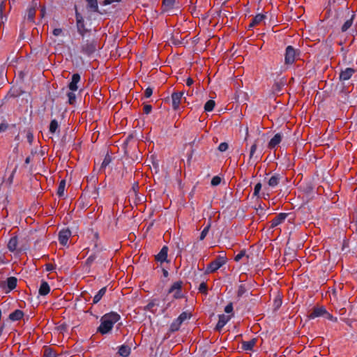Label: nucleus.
Here are the masks:
<instances>
[{
	"label": "nucleus",
	"instance_id": "f257e3e1",
	"mask_svg": "<svg viewBox=\"0 0 357 357\" xmlns=\"http://www.w3.org/2000/svg\"><path fill=\"white\" fill-rule=\"evenodd\" d=\"M120 319V314L116 312L112 311L105 314L100 319V324L97 328V332L102 335L107 334Z\"/></svg>",
	"mask_w": 357,
	"mask_h": 357
},
{
	"label": "nucleus",
	"instance_id": "f03ea898",
	"mask_svg": "<svg viewBox=\"0 0 357 357\" xmlns=\"http://www.w3.org/2000/svg\"><path fill=\"white\" fill-rule=\"evenodd\" d=\"M97 50V42L94 39L82 40L80 52L86 56H91Z\"/></svg>",
	"mask_w": 357,
	"mask_h": 357
},
{
	"label": "nucleus",
	"instance_id": "7ed1b4c3",
	"mask_svg": "<svg viewBox=\"0 0 357 357\" xmlns=\"http://www.w3.org/2000/svg\"><path fill=\"white\" fill-rule=\"evenodd\" d=\"M299 50L295 49L291 45H288L285 49L284 63L286 65H292L297 56H299Z\"/></svg>",
	"mask_w": 357,
	"mask_h": 357
},
{
	"label": "nucleus",
	"instance_id": "20e7f679",
	"mask_svg": "<svg viewBox=\"0 0 357 357\" xmlns=\"http://www.w3.org/2000/svg\"><path fill=\"white\" fill-rule=\"evenodd\" d=\"M227 262V258L225 256H218L215 260L212 261L208 264L206 267V273H214L218 270L220 267L225 265Z\"/></svg>",
	"mask_w": 357,
	"mask_h": 357
},
{
	"label": "nucleus",
	"instance_id": "39448f33",
	"mask_svg": "<svg viewBox=\"0 0 357 357\" xmlns=\"http://www.w3.org/2000/svg\"><path fill=\"white\" fill-rule=\"evenodd\" d=\"M75 8V18H76V26L77 32L80 36L84 37L88 32V29L85 27L84 20L83 16L77 11V6Z\"/></svg>",
	"mask_w": 357,
	"mask_h": 357
},
{
	"label": "nucleus",
	"instance_id": "423d86ee",
	"mask_svg": "<svg viewBox=\"0 0 357 357\" xmlns=\"http://www.w3.org/2000/svg\"><path fill=\"white\" fill-rule=\"evenodd\" d=\"M182 281L179 280L175 282L169 289L168 294H173V297L175 299H179L183 297L182 293Z\"/></svg>",
	"mask_w": 357,
	"mask_h": 357
},
{
	"label": "nucleus",
	"instance_id": "0eeeda50",
	"mask_svg": "<svg viewBox=\"0 0 357 357\" xmlns=\"http://www.w3.org/2000/svg\"><path fill=\"white\" fill-rule=\"evenodd\" d=\"M184 93L183 91H174L171 95L172 106L174 110H178L179 105L183 99L185 100V98L183 97Z\"/></svg>",
	"mask_w": 357,
	"mask_h": 357
},
{
	"label": "nucleus",
	"instance_id": "6e6552de",
	"mask_svg": "<svg viewBox=\"0 0 357 357\" xmlns=\"http://www.w3.org/2000/svg\"><path fill=\"white\" fill-rule=\"evenodd\" d=\"M71 236V231L69 229H62L59 233V241L61 245H66L69 238Z\"/></svg>",
	"mask_w": 357,
	"mask_h": 357
},
{
	"label": "nucleus",
	"instance_id": "1a4fd4ad",
	"mask_svg": "<svg viewBox=\"0 0 357 357\" xmlns=\"http://www.w3.org/2000/svg\"><path fill=\"white\" fill-rule=\"evenodd\" d=\"M289 213H278L270 222L271 228H274L279 225L282 224L284 220L287 218Z\"/></svg>",
	"mask_w": 357,
	"mask_h": 357
},
{
	"label": "nucleus",
	"instance_id": "9d476101",
	"mask_svg": "<svg viewBox=\"0 0 357 357\" xmlns=\"http://www.w3.org/2000/svg\"><path fill=\"white\" fill-rule=\"evenodd\" d=\"M355 73V70L352 68H347L344 70H342L339 75V79L342 82L349 80L354 73Z\"/></svg>",
	"mask_w": 357,
	"mask_h": 357
},
{
	"label": "nucleus",
	"instance_id": "9b49d317",
	"mask_svg": "<svg viewBox=\"0 0 357 357\" xmlns=\"http://www.w3.org/2000/svg\"><path fill=\"white\" fill-rule=\"evenodd\" d=\"M231 316H227L224 314H219L218 316V321L215 326V329L218 331H220L222 328L227 324V323L230 320Z\"/></svg>",
	"mask_w": 357,
	"mask_h": 357
},
{
	"label": "nucleus",
	"instance_id": "f8f14e48",
	"mask_svg": "<svg viewBox=\"0 0 357 357\" xmlns=\"http://www.w3.org/2000/svg\"><path fill=\"white\" fill-rule=\"evenodd\" d=\"M81 77L79 73H74L72 75L71 81L68 84V88L72 91H76L78 89L77 84L80 82Z\"/></svg>",
	"mask_w": 357,
	"mask_h": 357
},
{
	"label": "nucleus",
	"instance_id": "ddd939ff",
	"mask_svg": "<svg viewBox=\"0 0 357 357\" xmlns=\"http://www.w3.org/2000/svg\"><path fill=\"white\" fill-rule=\"evenodd\" d=\"M168 250V247L167 245H164L160 250V251L155 256V260L160 263L166 261L167 258Z\"/></svg>",
	"mask_w": 357,
	"mask_h": 357
},
{
	"label": "nucleus",
	"instance_id": "4468645a",
	"mask_svg": "<svg viewBox=\"0 0 357 357\" xmlns=\"http://www.w3.org/2000/svg\"><path fill=\"white\" fill-rule=\"evenodd\" d=\"M283 178L282 175L275 173L273 174L268 181V185L271 188H275Z\"/></svg>",
	"mask_w": 357,
	"mask_h": 357
},
{
	"label": "nucleus",
	"instance_id": "2eb2a0df",
	"mask_svg": "<svg viewBox=\"0 0 357 357\" xmlns=\"http://www.w3.org/2000/svg\"><path fill=\"white\" fill-rule=\"evenodd\" d=\"M325 313H326V310L324 307H317L313 309L312 312L309 314L308 317L311 319H313L319 317H324Z\"/></svg>",
	"mask_w": 357,
	"mask_h": 357
},
{
	"label": "nucleus",
	"instance_id": "dca6fc26",
	"mask_svg": "<svg viewBox=\"0 0 357 357\" xmlns=\"http://www.w3.org/2000/svg\"><path fill=\"white\" fill-rule=\"evenodd\" d=\"M282 134L278 132L276 133L268 142V146L269 149H274L276 146H278L282 141Z\"/></svg>",
	"mask_w": 357,
	"mask_h": 357
},
{
	"label": "nucleus",
	"instance_id": "f3484780",
	"mask_svg": "<svg viewBox=\"0 0 357 357\" xmlns=\"http://www.w3.org/2000/svg\"><path fill=\"white\" fill-rule=\"evenodd\" d=\"M266 17V16L264 14H257L252 19L251 22L248 25V29H250L259 24Z\"/></svg>",
	"mask_w": 357,
	"mask_h": 357
},
{
	"label": "nucleus",
	"instance_id": "a211bd4d",
	"mask_svg": "<svg viewBox=\"0 0 357 357\" xmlns=\"http://www.w3.org/2000/svg\"><path fill=\"white\" fill-rule=\"evenodd\" d=\"M257 341V340L256 338H252L249 341H243L241 343L242 349L244 351H252Z\"/></svg>",
	"mask_w": 357,
	"mask_h": 357
},
{
	"label": "nucleus",
	"instance_id": "6ab92c4d",
	"mask_svg": "<svg viewBox=\"0 0 357 357\" xmlns=\"http://www.w3.org/2000/svg\"><path fill=\"white\" fill-rule=\"evenodd\" d=\"M24 312L21 310H15L9 314L8 319L11 321H17L22 319L24 317Z\"/></svg>",
	"mask_w": 357,
	"mask_h": 357
},
{
	"label": "nucleus",
	"instance_id": "aec40b11",
	"mask_svg": "<svg viewBox=\"0 0 357 357\" xmlns=\"http://www.w3.org/2000/svg\"><path fill=\"white\" fill-rule=\"evenodd\" d=\"M131 353V348L126 344H122L119 347L118 354L122 357H128Z\"/></svg>",
	"mask_w": 357,
	"mask_h": 357
},
{
	"label": "nucleus",
	"instance_id": "412c9836",
	"mask_svg": "<svg viewBox=\"0 0 357 357\" xmlns=\"http://www.w3.org/2000/svg\"><path fill=\"white\" fill-rule=\"evenodd\" d=\"M87 2V9L93 13H99L102 14L98 10V1L97 0H86Z\"/></svg>",
	"mask_w": 357,
	"mask_h": 357
},
{
	"label": "nucleus",
	"instance_id": "4be33fe9",
	"mask_svg": "<svg viewBox=\"0 0 357 357\" xmlns=\"http://www.w3.org/2000/svg\"><path fill=\"white\" fill-rule=\"evenodd\" d=\"M50 287L47 282L42 280L38 293L40 296H46L50 293Z\"/></svg>",
	"mask_w": 357,
	"mask_h": 357
},
{
	"label": "nucleus",
	"instance_id": "5701e85b",
	"mask_svg": "<svg viewBox=\"0 0 357 357\" xmlns=\"http://www.w3.org/2000/svg\"><path fill=\"white\" fill-rule=\"evenodd\" d=\"M8 291L13 290L17 287V280L15 277H9L6 282Z\"/></svg>",
	"mask_w": 357,
	"mask_h": 357
},
{
	"label": "nucleus",
	"instance_id": "b1692460",
	"mask_svg": "<svg viewBox=\"0 0 357 357\" xmlns=\"http://www.w3.org/2000/svg\"><path fill=\"white\" fill-rule=\"evenodd\" d=\"M175 3V0H162V11L167 12L169 11L174 8Z\"/></svg>",
	"mask_w": 357,
	"mask_h": 357
},
{
	"label": "nucleus",
	"instance_id": "393cba45",
	"mask_svg": "<svg viewBox=\"0 0 357 357\" xmlns=\"http://www.w3.org/2000/svg\"><path fill=\"white\" fill-rule=\"evenodd\" d=\"M106 292H107V287H104L101 288L97 292V294L94 296L93 299V304L98 303L102 299V298L106 294Z\"/></svg>",
	"mask_w": 357,
	"mask_h": 357
},
{
	"label": "nucleus",
	"instance_id": "a878e982",
	"mask_svg": "<svg viewBox=\"0 0 357 357\" xmlns=\"http://www.w3.org/2000/svg\"><path fill=\"white\" fill-rule=\"evenodd\" d=\"M17 243H18L17 237V236L12 237L8 241V249L10 252H14V251L17 250Z\"/></svg>",
	"mask_w": 357,
	"mask_h": 357
},
{
	"label": "nucleus",
	"instance_id": "bb28decb",
	"mask_svg": "<svg viewBox=\"0 0 357 357\" xmlns=\"http://www.w3.org/2000/svg\"><path fill=\"white\" fill-rule=\"evenodd\" d=\"M66 185V180H64V179L61 180L59 184L57 191H56V194L59 197H62L64 196Z\"/></svg>",
	"mask_w": 357,
	"mask_h": 357
},
{
	"label": "nucleus",
	"instance_id": "cd10ccee",
	"mask_svg": "<svg viewBox=\"0 0 357 357\" xmlns=\"http://www.w3.org/2000/svg\"><path fill=\"white\" fill-rule=\"evenodd\" d=\"M354 17L355 15L352 14L351 18L346 20V22L343 24V25L341 27V31L342 32L347 31L351 26Z\"/></svg>",
	"mask_w": 357,
	"mask_h": 357
},
{
	"label": "nucleus",
	"instance_id": "c85d7f7f",
	"mask_svg": "<svg viewBox=\"0 0 357 357\" xmlns=\"http://www.w3.org/2000/svg\"><path fill=\"white\" fill-rule=\"evenodd\" d=\"M36 15V8L34 7H30L28 8L26 19L29 22H34V18Z\"/></svg>",
	"mask_w": 357,
	"mask_h": 357
},
{
	"label": "nucleus",
	"instance_id": "c756f323",
	"mask_svg": "<svg viewBox=\"0 0 357 357\" xmlns=\"http://www.w3.org/2000/svg\"><path fill=\"white\" fill-rule=\"evenodd\" d=\"M59 129V123L56 119L51 121L49 131L51 134H54Z\"/></svg>",
	"mask_w": 357,
	"mask_h": 357
},
{
	"label": "nucleus",
	"instance_id": "7c9ffc66",
	"mask_svg": "<svg viewBox=\"0 0 357 357\" xmlns=\"http://www.w3.org/2000/svg\"><path fill=\"white\" fill-rule=\"evenodd\" d=\"M211 227V220H209L208 222L207 225L204 228V229L202 231V232L200 234V236H199L200 241H203L205 238V237L206 236V235L208 234V233Z\"/></svg>",
	"mask_w": 357,
	"mask_h": 357
},
{
	"label": "nucleus",
	"instance_id": "2f4dec72",
	"mask_svg": "<svg viewBox=\"0 0 357 357\" xmlns=\"http://www.w3.org/2000/svg\"><path fill=\"white\" fill-rule=\"evenodd\" d=\"M181 324H182L180 323L179 321L176 318L171 324L170 327H169V331L171 332H176V331H178Z\"/></svg>",
	"mask_w": 357,
	"mask_h": 357
},
{
	"label": "nucleus",
	"instance_id": "473e14b6",
	"mask_svg": "<svg viewBox=\"0 0 357 357\" xmlns=\"http://www.w3.org/2000/svg\"><path fill=\"white\" fill-rule=\"evenodd\" d=\"M215 102L213 100H208L204 105V111L209 112L213 110Z\"/></svg>",
	"mask_w": 357,
	"mask_h": 357
},
{
	"label": "nucleus",
	"instance_id": "72a5a7b5",
	"mask_svg": "<svg viewBox=\"0 0 357 357\" xmlns=\"http://www.w3.org/2000/svg\"><path fill=\"white\" fill-rule=\"evenodd\" d=\"M246 293H248V289L245 286V284H240L238 287V290L236 292V296L238 298L242 297L243 295H245Z\"/></svg>",
	"mask_w": 357,
	"mask_h": 357
},
{
	"label": "nucleus",
	"instance_id": "f704fd0d",
	"mask_svg": "<svg viewBox=\"0 0 357 357\" xmlns=\"http://www.w3.org/2000/svg\"><path fill=\"white\" fill-rule=\"evenodd\" d=\"M43 357H56V354L52 348L47 347L44 350Z\"/></svg>",
	"mask_w": 357,
	"mask_h": 357
},
{
	"label": "nucleus",
	"instance_id": "c9c22d12",
	"mask_svg": "<svg viewBox=\"0 0 357 357\" xmlns=\"http://www.w3.org/2000/svg\"><path fill=\"white\" fill-rule=\"evenodd\" d=\"M191 317L190 314L183 312L180 315L177 317V319L179 321L180 323L183 324L184 321H185L188 319H190Z\"/></svg>",
	"mask_w": 357,
	"mask_h": 357
},
{
	"label": "nucleus",
	"instance_id": "e433bc0d",
	"mask_svg": "<svg viewBox=\"0 0 357 357\" xmlns=\"http://www.w3.org/2000/svg\"><path fill=\"white\" fill-rule=\"evenodd\" d=\"M97 257L98 255L96 253L91 255L86 260V265L90 267Z\"/></svg>",
	"mask_w": 357,
	"mask_h": 357
},
{
	"label": "nucleus",
	"instance_id": "4c0bfd02",
	"mask_svg": "<svg viewBox=\"0 0 357 357\" xmlns=\"http://www.w3.org/2000/svg\"><path fill=\"white\" fill-rule=\"evenodd\" d=\"M199 292L203 294L206 295L208 294V287L205 282H202L199 287H198Z\"/></svg>",
	"mask_w": 357,
	"mask_h": 357
},
{
	"label": "nucleus",
	"instance_id": "58836bf2",
	"mask_svg": "<svg viewBox=\"0 0 357 357\" xmlns=\"http://www.w3.org/2000/svg\"><path fill=\"white\" fill-rule=\"evenodd\" d=\"M67 97L68 98V103L70 105H73L75 102L76 95L74 93V91H70L67 93Z\"/></svg>",
	"mask_w": 357,
	"mask_h": 357
},
{
	"label": "nucleus",
	"instance_id": "ea45409f",
	"mask_svg": "<svg viewBox=\"0 0 357 357\" xmlns=\"http://www.w3.org/2000/svg\"><path fill=\"white\" fill-rule=\"evenodd\" d=\"M112 161V158L109 154H107L101 164V168H106Z\"/></svg>",
	"mask_w": 357,
	"mask_h": 357
},
{
	"label": "nucleus",
	"instance_id": "a19ab883",
	"mask_svg": "<svg viewBox=\"0 0 357 357\" xmlns=\"http://www.w3.org/2000/svg\"><path fill=\"white\" fill-rule=\"evenodd\" d=\"M157 300L154 299L150 301L145 307L144 310L148 311H153V307L155 305H158V304L156 303Z\"/></svg>",
	"mask_w": 357,
	"mask_h": 357
},
{
	"label": "nucleus",
	"instance_id": "79ce46f5",
	"mask_svg": "<svg viewBox=\"0 0 357 357\" xmlns=\"http://www.w3.org/2000/svg\"><path fill=\"white\" fill-rule=\"evenodd\" d=\"M261 189V183L259 182L255 186L253 197H259V192H260Z\"/></svg>",
	"mask_w": 357,
	"mask_h": 357
},
{
	"label": "nucleus",
	"instance_id": "37998d69",
	"mask_svg": "<svg viewBox=\"0 0 357 357\" xmlns=\"http://www.w3.org/2000/svg\"><path fill=\"white\" fill-rule=\"evenodd\" d=\"M138 190H139V183L138 182H135L132 186V189L130 191V193H133L135 196L138 195Z\"/></svg>",
	"mask_w": 357,
	"mask_h": 357
},
{
	"label": "nucleus",
	"instance_id": "c03bdc74",
	"mask_svg": "<svg viewBox=\"0 0 357 357\" xmlns=\"http://www.w3.org/2000/svg\"><path fill=\"white\" fill-rule=\"evenodd\" d=\"M257 142H255L252 146H251V148H250V157H249V160L250 161L253 157H254V154L256 152V150H257Z\"/></svg>",
	"mask_w": 357,
	"mask_h": 357
},
{
	"label": "nucleus",
	"instance_id": "a18cd8bd",
	"mask_svg": "<svg viewBox=\"0 0 357 357\" xmlns=\"http://www.w3.org/2000/svg\"><path fill=\"white\" fill-rule=\"evenodd\" d=\"M221 182V178L218 176H215L213 177L211 181V184L213 186H217Z\"/></svg>",
	"mask_w": 357,
	"mask_h": 357
},
{
	"label": "nucleus",
	"instance_id": "49530a36",
	"mask_svg": "<svg viewBox=\"0 0 357 357\" xmlns=\"http://www.w3.org/2000/svg\"><path fill=\"white\" fill-rule=\"evenodd\" d=\"M284 86V84L283 83H280V82H275L273 86V89L274 90V91L275 92H280L281 91L282 87Z\"/></svg>",
	"mask_w": 357,
	"mask_h": 357
},
{
	"label": "nucleus",
	"instance_id": "de8ad7c7",
	"mask_svg": "<svg viewBox=\"0 0 357 357\" xmlns=\"http://www.w3.org/2000/svg\"><path fill=\"white\" fill-rule=\"evenodd\" d=\"M245 254H246L245 250H241L239 252V253L235 256L234 260L237 262L239 261L243 257L245 256Z\"/></svg>",
	"mask_w": 357,
	"mask_h": 357
},
{
	"label": "nucleus",
	"instance_id": "09e8293b",
	"mask_svg": "<svg viewBox=\"0 0 357 357\" xmlns=\"http://www.w3.org/2000/svg\"><path fill=\"white\" fill-rule=\"evenodd\" d=\"M228 144L227 142H222L219 144L218 147V149L220 151V152H225L226 151L227 149H228Z\"/></svg>",
	"mask_w": 357,
	"mask_h": 357
},
{
	"label": "nucleus",
	"instance_id": "8fccbe9b",
	"mask_svg": "<svg viewBox=\"0 0 357 357\" xmlns=\"http://www.w3.org/2000/svg\"><path fill=\"white\" fill-rule=\"evenodd\" d=\"M233 303H229V304H227L225 307V312L227 313V314H230L231 313V316L234 315L233 314Z\"/></svg>",
	"mask_w": 357,
	"mask_h": 357
},
{
	"label": "nucleus",
	"instance_id": "3c124183",
	"mask_svg": "<svg viewBox=\"0 0 357 357\" xmlns=\"http://www.w3.org/2000/svg\"><path fill=\"white\" fill-rule=\"evenodd\" d=\"M153 94V89L151 87H147L144 91V96L148 98H150Z\"/></svg>",
	"mask_w": 357,
	"mask_h": 357
},
{
	"label": "nucleus",
	"instance_id": "603ef678",
	"mask_svg": "<svg viewBox=\"0 0 357 357\" xmlns=\"http://www.w3.org/2000/svg\"><path fill=\"white\" fill-rule=\"evenodd\" d=\"M143 110L144 114H149L152 111V106L146 104L144 106Z\"/></svg>",
	"mask_w": 357,
	"mask_h": 357
},
{
	"label": "nucleus",
	"instance_id": "864d4df0",
	"mask_svg": "<svg viewBox=\"0 0 357 357\" xmlns=\"http://www.w3.org/2000/svg\"><path fill=\"white\" fill-rule=\"evenodd\" d=\"M353 221L351 222V226H356L357 225V208L355 209L354 212L353 213L352 215Z\"/></svg>",
	"mask_w": 357,
	"mask_h": 357
},
{
	"label": "nucleus",
	"instance_id": "5fc2aeb1",
	"mask_svg": "<svg viewBox=\"0 0 357 357\" xmlns=\"http://www.w3.org/2000/svg\"><path fill=\"white\" fill-rule=\"evenodd\" d=\"M324 317L325 318H326L327 319H328V320H331V321H337V318L334 317L331 314H330L327 311H326V313L324 314Z\"/></svg>",
	"mask_w": 357,
	"mask_h": 357
},
{
	"label": "nucleus",
	"instance_id": "6e6d98bb",
	"mask_svg": "<svg viewBox=\"0 0 357 357\" xmlns=\"http://www.w3.org/2000/svg\"><path fill=\"white\" fill-rule=\"evenodd\" d=\"M63 33V30L61 28H56L53 30L52 33L55 36H59Z\"/></svg>",
	"mask_w": 357,
	"mask_h": 357
},
{
	"label": "nucleus",
	"instance_id": "4d7b16f0",
	"mask_svg": "<svg viewBox=\"0 0 357 357\" xmlns=\"http://www.w3.org/2000/svg\"><path fill=\"white\" fill-rule=\"evenodd\" d=\"M8 128V125L6 123H1L0 124V132H5Z\"/></svg>",
	"mask_w": 357,
	"mask_h": 357
},
{
	"label": "nucleus",
	"instance_id": "13d9d810",
	"mask_svg": "<svg viewBox=\"0 0 357 357\" xmlns=\"http://www.w3.org/2000/svg\"><path fill=\"white\" fill-rule=\"evenodd\" d=\"M54 269V266L52 264H46V271H52Z\"/></svg>",
	"mask_w": 357,
	"mask_h": 357
},
{
	"label": "nucleus",
	"instance_id": "bf43d9fd",
	"mask_svg": "<svg viewBox=\"0 0 357 357\" xmlns=\"http://www.w3.org/2000/svg\"><path fill=\"white\" fill-rule=\"evenodd\" d=\"M194 83L193 79L191 77H188L186 79L185 84L188 86H190Z\"/></svg>",
	"mask_w": 357,
	"mask_h": 357
},
{
	"label": "nucleus",
	"instance_id": "052dcab7",
	"mask_svg": "<svg viewBox=\"0 0 357 357\" xmlns=\"http://www.w3.org/2000/svg\"><path fill=\"white\" fill-rule=\"evenodd\" d=\"M281 303H282V301H281V300H280H280H278V301L275 300V307H276V308H278V307L281 305Z\"/></svg>",
	"mask_w": 357,
	"mask_h": 357
},
{
	"label": "nucleus",
	"instance_id": "680f3d73",
	"mask_svg": "<svg viewBox=\"0 0 357 357\" xmlns=\"http://www.w3.org/2000/svg\"><path fill=\"white\" fill-rule=\"evenodd\" d=\"M162 274H163V276L165 278H167L169 275L168 271L165 268H162Z\"/></svg>",
	"mask_w": 357,
	"mask_h": 357
},
{
	"label": "nucleus",
	"instance_id": "e2e57ef3",
	"mask_svg": "<svg viewBox=\"0 0 357 357\" xmlns=\"http://www.w3.org/2000/svg\"><path fill=\"white\" fill-rule=\"evenodd\" d=\"M114 1V0H105L103 1V4L104 5H109V4L112 3Z\"/></svg>",
	"mask_w": 357,
	"mask_h": 357
},
{
	"label": "nucleus",
	"instance_id": "0e129e2a",
	"mask_svg": "<svg viewBox=\"0 0 357 357\" xmlns=\"http://www.w3.org/2000/svg\"><path fill=\"white\" fill-rule=\"evenodd\" d=\"M40 12H41V16L43 17L45 13V9L44 7L41 8Z\"/></svg>",
	"mask_w": 357,
	"mask_h": 357
},
{
	"label": "nucleus",
	"instance_id": "69168bd1",
	"mask_svg": "<svg viewBox=\"0 0 357 357\" xmlns=\"http://www.w3.org/2000/svg\"><path fill=\"white\" fill-rule=\"evenodd\" d=\"M353 231H355V232L357 234V225L356 226H351Z\"/></svg>",
	"mask_w": 357,
	"mask_h": 357
},
{
	"label": "nucleus",
	"instance_id": "338daca9",
	"mask_svg": "<svg viewBox=\"0 0 357 357\" xmlns=\"http://www.w3.org/2000/svg\"><path fill=\"white\" fill-rule=\"evenodd\" d=\"M30 162V157H27L26 159H25V163L26 164H29Z\"/></svg>",
	"mask_w": 357,
	"mask_h": 357
},
{
	"label": "nucleus",
	"instance_id": "774afa93",
	"mask_svg": "<svg viewBox=\"0 0 357 357\" xmlns=\"http://www.w3.org/2000/svg\"><path fill=\"white\" fill-rule=\"evenodd\" d=\"M136 197V199L139 201V202H141L142 201V199L139 197V195L137 196H135Z\"/></svg>",
	"mask_w": 357,
	"mask_h": 357
}]
</instances>
